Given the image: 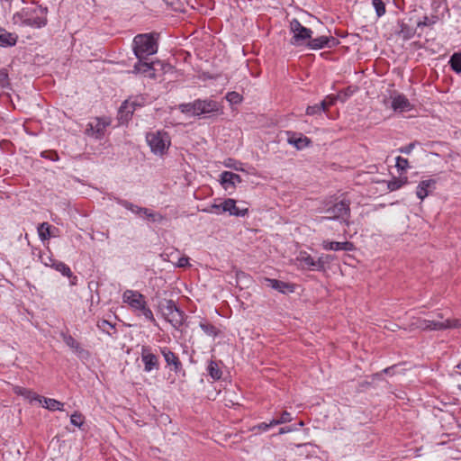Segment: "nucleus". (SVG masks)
I'll return each instance as SVG.
<instances>
[{
    "label": "nucleus",
    "instance_id": "1",
    "mask_svg": "<svg viewBox=\"0 0 461 461\" xmlns=\"http://www.w3.org/2000/svg\"><path fill=\"white\" fill-rule=\"evenodd\" d=\"M178 110L189 117H205L208 114L222 113V105L211 98H199L193 102L178 104Z\"/></svg>",
    "mask_w": 461,
    "mask_h": 461
},
{
    "label": "nucleus",
    "instance_id": "2",
    "mask_svg": "<svg viewBox=\"0 0 461 461\" xmlns=\"http://www.w3.org/2000/svg\"><path fill=\"white\" fill-rule=\"evenodd\" d=\"M47 7L41 5L26 7L15 13L13 21L15 24L40 29L47 24Z\"/></svg>",
    "mask_w": 461,
    "mask_h": 461
},
{
    "label": "nucleus",
    "instance_id": "3",
    "mask_svg": "<svg viewBox=\"0 0 461 461\" xmlns=\"http://www.w3.org/2000/svg\"><path fill=\"white\" fill-rule=\"evenodd\" d=\"M122 300L131 306L137 316H143L147 321L157 324L152 311L147 305L144 295L140 292L126 290L122 294Z\"/></svg>",
    "mask_w": 461,
    "mask_h": 461
},
{
    "label": "nucleus",
    "instance_id": "4",
    "mask_svg": "<svg viewBox=\"0 0 461 461\" xmlns=\"http://www.w3.org/2000/svg\"><path fill=\"white\" fill-rule=\"evenodd\" d=\"M159 310L166 319L176 330H180L186 318L185 313L179 309L173 300L164 299L159 303Z\"/></svg>",
    "mask_w": 461,
    "mask_h": 461
},
{
    "label": "nucleus",
    "instance_id": "5",
    "mask_svg": "<svg viewBox=\"0 0 461 461\" xmlns=\"http://www.w3.org/2000/svg\"><path fill=\"white\" fill-rule=\"evenodd\" d=\"M326 216L321 217V220H333L349 224L350 218V201L343 199L334 203H328L324 209Z\"/></svg>",
    "mask_w": 461,
    "mask_h": 461
},
{
    "label": "nucleus",
    "instance_id": "6",
    "mask_svg": "<svg viewBox=\"0 0 461 461\" xmlns=\"http://www.w3.org/2000/svg\"><path fill=\"white\" fill-rule=\"evenodd\" d=\"M158 46L150 34H138L133 39V51L138 59H144L157 52Z\"/></svg>",
    "mask_w": 461,
    "mask_h": 461
},
{
    "label": "nucleus",
    "instance_id": "7",
    "mask_svg": "<svg viewBox=\"0 0 461 461\" xmlns=\"http://www.w3.org/2000/svg\"><path fill=\"white\" fill-rule=\"evenodd\" d=\"M114 200L119 205L124 207L126 210L131 212L133 214L139 216L140 218L147 220L148 221L160 223L165 220V216L160 212H154L147 207L139 206L129 202L128 200L121 199L118 197L114 198Z\"/></svg>",
    "mask_w": 461,
    "mask_h": 461
},
{
    "label": "nucleus",
    "instance_id": "8",
    "mask_svg": "<svg viewBox=\"0 0 461 461\" xmlns=\"http://www.w3.org/2000/svg\"><path fill=\"white\" fill-rule=\"evenodd\" d=\"M146 140L150 150L159 156L164 155L171 144L169 134L164 131L148 132L146 134Z\"/></svg>",
    "mask_w": 461,
    "mask_h": 461
},
{
    "label": "nucleus",
    "instance_id": "9",
    "mask_svg": "<svg viewBox=\"0 0 461 461\" xmlns=\"http://www.w3.org/2000/svg\"><path fill=\"white\" fill-rule=\"evenodd\" d=\"M290 31L293 33L291 44L294 46L307 45L312 36V31L304 27L297 19L290 22Z\"/></svg>",
    "mask_w": 461,
    "mask_h": 461
},
{
    "label": "nucleus",
    "instance_id": "10",
    "mask_svg": "<svg viewBox=\"0 0 461 461\" xmlns=\"http://www.w3.org/2000/svg\"><path fill=\"white\" fill-rule=\"evenodd\" d=\"M19 393L32 400L39 401L44 408L50 411H62L64 404L55 399L40 396L26 389H23V391L21 390Z\"/></svg>",
    "mask_w": 461,
    "mask_h": 461
},
{
    "label": "nucleus",
    "instance_id": "11",
    "mask_svg": "<svg viewBox=\"0 0 461 461\" xmlns=\"http://www.w3.org/2000/svg\"><path fill=\"white\" fill-rule=\"evenodd\" d=\"M141 361L144 364V371L147 373L159 369L158 356L151 353L150 348L147 346H143L141 348Z\"/></svg>",
    "mask_w": 461,
    "mask_h": 461
},
{
    "label": "nucleus",
    "instance_id": "12",
    "mask_svg": "<svg viewBox=\"0 0 461 461\" xmlns=\"http://www.w3.org/2000/svg\"><path fill=\"white\" fill-rule=\"evenodd\" d=\"M339 44V41L332 36H320L314 39H310L307 42V47L311 50H321L323 48H331Z\"/></svg>",
    "mask_w": 461,
    "mask_h": 461
},
{
    "label": "nucleus",
    "instance_id": "13",
    "mask_svg": "<svg viewBox=\"0 0 461 461\" xmlns=\"http://www.w3.org/2000/svg\"><path fill=\"white\" fill-rule=\"evenodd\" d=\"M109 125V122L102 118H95L87 125V134L101 139L104 135L105 128Z\"/></svg>",
    "mask_w": 461,
    "mask_h": 461
},
{
    "label": "nucleus",
    "instance_id": "14",
    "mask_svg": "<svg viewBox=\"0 0 461 461\" xmlns=\"http://www.w3.org/2000/svg\"><path fill=\"white\" fill-rule=\"evenodd\" d=\"M160 353L163 356L165 362L175 373H180L183 370V365L179 357L171 351L168 348H160Z\"/></svg>",
    "mask_w": 461,
    "mask_h": 461
},
{
    "label": "nucleus",
    "instance_id": "15",
    "mask_svg": "<svg viewBox=\"0 0 461 461\" xmlns=\"http://www.w3.org/2000/svg\"><path fill=\"white\" fill-rule=\"evenodd\" d=\"M286 135L287 142L298 150H302L312 144L311 139L303 136L302 133L288 131H286Z\"/></svg>",
    "mask_w": 461,
    "mask_h": 461
},
{
    "label": "nucleus",
    "instance_id": "16",
    "mask_svg": "<svg viewBox=\"0 0 461 461\" xmlns=\"http://www.w3.org/2000/svg\"><path fill=\"white\" fill-rule=\"evenodd\" d=\"M222 212H229L230 215L244 217L248 214V208H240L236 205V201L231 198L224 200L222 203Z\"/></svg>",
    "mask_w": 461,
    "mask_h": 461
},
{
    "label": "nucleus",
    "instance_id": "17",
    "mask_svg": "<svg viewBox=\"0 0 461 461\" xmlns=\"http://www.w3.org/2000/svg\"><path fill=\"white\" fill-rule=\"evenodd\" d=\"M436 184L437 181L431 178L420 181L416 189L417 197L420 200H424L436 189Z\"/></svg>",
    "mask_w": 461,
    "mask_h": 461
},
{
    "label": "nucleus",
    "instance_id": "18",
    "mask_svg": "<svg viewBox=\"0 0 461 461\" xmlns=\"http://www.w3.org/2000/svg\"><path fill=\"white\" fill-rule=\"evenodd\" d=\"M266 285L282 293H293L294 291V286L292 284L285 283L280 280L273 279V278H266L265 279Z\"/></svg>",
    "mask_w": 461,
    "mask_h": 461
},
{
    "label": "nucleus",
    "instance_id": "19",
    "mask_svg": "<svg viewBox=\"0 0 461 461\" xmlns=\"http://www.w3.org/2000/svg\"><path fill=\"white\" fill-rule=\"evenodd\" d=\"M392 108L395 112H407L411 111L412 109V104L410 103V101L406 98L403 95H397L394 96L392 100Z\"/></svg>",
    "mask_w": 461,
    "mask_h": 461
},
{
    "label": "nucleus",
    "instance_id": "20",
    "mask_svg": "<svg viewBox=\"0 0 461 461\" xmlns=\"http://www.w3.org/2000/svg\"><path fill=\"white\" fill-rule=\"evenodd\" d=\"M221 184L225 189L234 187L236 184L241 183L242 179L240 175L230 171H223L220 176Z\"/></svg>",
    "mask_w": 461,
    "mask_h": 461
},
{
    "label": "nucleus",
    "instance_id": "21",
    "mask_svg": "<svg viewBox=\"0 0 461 461\" xmlns=\"http://www.w3.org/2000/svg\"><path fill=\"white\" fill-rule=\"evenodd\" d=\"M295 261L302 269L314 270L315 259L306 251H300Z\"/></svg>",
    "mask_w": 461,
    "mask_h": 461
},
{
    "label": "nucleus",
    "instance_id": "22",
    "mask_svg": "<svg viewBox=\"0 0 461 461\" xmlns=\"http://www.w3.org/2000/svg\"><path fill=\"white\" fill-rule=\"evenodd\" d=\"M61 337L65 344L69 347L75 353H77L79 357L88 356V352L85 350L79 344L77 340H76L71 335L62 333Z\"/></svg>",
    "mask_w": 461,
    "mask_h": 461
},
{
    "label": "nucleus",
    "instance_id": "23",
    "mask_svg": "<svg viewBox=\"0 0 461 461\" xmlns=\"http://www.w3.org/2000/svg\"><path fill=\"white\" fill-rule=\"evenodd\" d=\"M419 328L423 330H443L447 329V324L446 321L421 320L420 321Z\"/></svg>",
    "mask_w": 461,
    "mask_h": 461
},
{
    "label": "nucleus",
    "instance_id": "24",
    "mask_svg": "<svg viewBox=\"0 0 461 461\" xmlns=\"http://www.w3.org/2000/svg\"><path fill=\"white\" fill-rule=\"evenodd\" d=\"M353 248V244L348 241L345 242H338V241H324L323 242V249L326 250H345L349 251Z\"/></svg>",
    "mask_w": 461,
    "mask_h": 461
},
{
    "label": "nucleus",
    "instance_id": "25",
    "mask_svg": "<svg viewBox=\"0 0 461 461\" xmlns=\"http://www.w3.org/2000/svg\"><path fill=\"white\" fill-rule=\"evenodd\" d=\"M398 27L397 34L404 41L411 39L416 34V29L402 21L398 22Z\"/></svg>",
    "mask_w": 461,
    "mask_h": 461
},
{
    "label": "nucleus",
    "instance_id": "26",
    "mask_svg": "<svg viewBox=\"0 0 461 461\" xmlns=\"http://www.w3.org/2000/svg\"><path fill=\"white\" fill-rule=\"evenodd\" d=\"M17 35L14 33L8 32L5 29L0 28V46H14L17 42Z\"/></svg>",
    "mask_w": 461,
    "mask_h": 461
},
{
    "label": "nucleus",
    "instance_id": "27",
    "mask_svg": "<svg viewBox=\"0 0 461 461\" xmlns=\"http://www.w3.org/2000/svg\"><path fill=\"white\" fill-rule=\"evenodd\" d=\"M136 105L135 102L124 101L119 109L121 119L127 121L134 113Z\"/></svg>",
    "mask_w": 461,
    "mask_h": 461
},
{
    "label": "nucleus",
    "instance_id": "28",
    "mask_svg": "<svg viewBox=\"0 0 461 461\" xmlns=\"http://www.w3.org/2000/svg\"><path fill=\"white\" fill-rule=\"evenodd\" d=\"M37 230L41 241L48 240L51 237L56 236L55 233L51 230V225H50L48 222H42L39 224Z\"/></svg>",
    "mask_w": 461,
    "mask_h": 461
},
{
    "label": "nucleus",
    "instance_id": "29",
    "mask_svg": "<svg viewBox=\"0 0 461 461\" xmlns=\"http://www.w3.org/2000/svg\"><path fill=\"white\" fill-rule=\"evenodd\" d=\"M327 109H328V103L326 100H322L320 104L309 105L306 108V114L310 115V116L321 114V112H325Z\"/></svg>",
    "mask_w": 461,
    "mask_h": 461
},
{
    "label": "nucleus",
    "instance_id": "30",
    "mask_svg": "<svg viewBox=\"0 0 461 461\" xmlns=\"http://www.w3.org/2000/svg\"><path fill=\"white\" fill-rule=\"evenodd\" d=\"M199 327L203 330V331L212 338L217 337L220 334V330L218 328H216L212 323L206 322V321H201L199 323Z\"/></svg>",
    "mask_w": 461,
    "mask_h": 461
},
{
    "label": "nucleus",
    "instance_id": "31",
    "mask_svg": "<svg viewBox=\"0 0 461 461\" xmlns=\"http://www.w3.org/2000/svg\"><path fill=\"white\" fill-rule=\"evenodd\" d=\"M408 183V177L402 176V177H394L391 181L387 183V188L393 192L400 189L403 185H405Z\"/></svg>",
    "mask_w": 461,
    "mask_h": 461
},
{
    "label": "nucleus",
    "instance_id": "32",
    "mask_svg": "<svg viewBox=\"0 0 461 461\" xmlns=\"http://www.w3.org/2000/svg\"><path fill=\"white\" fill-rule=\"evenodd\" d=\"M207 373L213 380H219L221 377L222 372L221 371L218 364L211 360L207 366Z\"/></svg>",
    "mask_w": 461,
    "mask_h": 461
},
{
    "label": "nucleus",
    "instance_id": "33",
    "mask_svg": "<svg viewBox=\"0 0 461 461\" xmlns=\"http://www.w3.org/2000/svg\"><path fill=\"white\" fill-rule=\"evenodd\" d=\"M51 267L60 272L64 276L71 277L73 275L70 267L61 261H53Z\"/></svg>",
    "mask_w": 461,
    "mask_h": 461
},
{
    "label": "nucleus",
    "instance_id": "34",
    "mask_svg": "<svg viewBox=\"0 0 461 461\" xmlns=\"http://www.w3.org/2000/svg\"><path fill=\"white\" fill-rule=\"evenodd\" d=\"M449 64L455 72L461 73V53H454L450 57Z\"/></svg>",
    "mask_w": 461,
    "mask_h": 461
},
{
    "label": "nucleus",
    "instance_id": "35",
    "mask_svg": "<svg viewBox=\"0 0 461 461\" xmlns=\"http://www.w3.org/2000/svg\"><path fill=\"white\" fill-rule=\"evenodd\" d=\"M151 69L152 65L150 63L142 61V59H139V61L133 67V71L136 73H147Z\"/></svg>",
    "mask_w": 461,
    "mask_h": 461
},
{
    "label": "nucleus",
    "instance_id": "36",
    "mask_svg": "<svg viewBox=\"0 0 461 461\" xmlns=\"http://www.w3.org/2000/svg\"><path fill=\"white\" fill-rule=\"evenodd\" d=\"M97 327L99 330H101L103 332L111 335L112 330H115V326L106 320H101L97 321Z\"/></svg>",
    "mask_w": 461,
    "mask_h": 461
},
{
    "label": "nucleus",
    "instance_id": "37",
    "mask_svg": "<svg viewBox=\"0 0 461 461\" xmlns=\"http://www.w3.org/2000/svg\"><path fill=\"white\" fill-rule=\"evenodd\" d=\"M226 100L231 104H238L242 102V96L237 92H229L225 96Z\"/></svg>",
    "mask_w": 461,
    "mask_h": 461
},
{
    "label": "nucleus",
    "instance_id": "38",
    "mask_svg": "<svg viewBox=\"0 0 461 461\" xmlns=\"http://www.w3.org/2000/svg\"><path fill=\"white\" fill-rule=\"evenodd\" d=\"M372 4L378 17H381L385 14V5L382 0H372Z\"/></svg>",
    "mask_w": 461,
    "mask_h": 461
},
{
    "label": "nucleus",
    "instance_id": "39",
    "mask_svg": "<svg viewBox=\"0 0 461 461\" xmlns=\"http://www.w3.org/2000/svg\"><path fill=\"white\" fill-rule=\"evenodd\" d=\"M330 262V256L325 255L320 257L318 259L315 260L314 265V270H323L325 268V266Z\"/></svg>",
    "mask_w": 461,
    "mask_h": 461
},
{
    "label": "nucleus",
    "instance_id": "40",
    "mask_svg": "<svg viewBox=\"0 0 461 461\" xmlns=\"http://www.w3.org/2000/svg\"><path fill=\"white\" fill-rule=\"evenodd\" d=\"M395 167H397L398 171H406L409 168V161L407 158L398 156L396 158Z\"/></svg>",
    "mask_w": 461,
    "mask_h": 461
},
{
    "label": "nucleus",
    "instance_id": "41",
    "mask_svg": "<svg viewBox=\"0 0 461 461\" xmlns=\"http://www.w3.org/2000/svg\"><path fill=\"white\" fill-rule=\"evenodd\" d=\"M437 21H438L437 16H432L431 18H429L428 16H424L422 18V20H420L417 23V27L420 28L423 26H431V25L435 24L437 23Z\"/></svg>",
    "mask_w": 461,
    "mask_h": 461
},
{
    "label": "nucleus",
    "instance_id": "42",
    "mask_svg": "<svg viewBox=\"0 0 461 461\" xmlns=\"http://www.w3.org/2000/svg\"><path fill=\"white\" fill-rule=\"evenodd\" d=\"M70 422L76 427L81 428L84 423V417L79 412H75L70 416Z\"/></svg>",
    "mask_w": 461,
    "mask_h": 461
},
{
    "label": "nucleus",
    "instance_id": "43",
    "mask_svg": "<svg viewBox=\"0 0 461 461\" xmlns=\"http://www.w3.org/2000/svg\"><path fill=\"white\" fill-rule=\"evenodd\" d=\"M0 86L3 88L9 86V77L6 68L0 69Z\"/></svg>",
    "mask_w": 461,
    "mask_h": 461
},
{
    "label": "nucleus",
    "instance_id": "44",
    "mask_svg": "<svg viewBox=\"0 0 461 461\" xmlns=\"http://www.w3.org/2000/svg\"><path fill=\"white\" fill-rule=\"evenodd\" d=\"M291 420H292L291 413H289L287 411H284L281 414L280 419H273V423L275 424V426H276L279 424L289 422Z\"/></svg>",
    "mask_w": 461,
    "mask_h": 461
},
{
    "label": "nucleus",
    "instance_id": "45",
    "mask_svg": "<svg viewBox=\"0 0 461 461\" xmlns=\"http://www.w3.org/2000/svg\"><path fill=\"white\" fill-rule=\"evenodd\" d=\"M41 156L44 158L50 159L51 161L59 160V155L56 151L53 150H45L41 153Z\"/></svg>",
    "mask_w": 461,
    "mask_h": 461
},
{
    "label": "nucleus",
    "instance_id": "46",
    "mask_svg": "<svg viewBox=\"0 0 461 461\" xmlns=\"http://www.w3.org/2000/svg\"><path fill=\"white\" fill-rule=\"evenodd\" d=\"M203 212H210V213H212V212H215V213L223 212H222V203H220V204L213 203V204L210 205L209 207H207L205 209H203Z\"/></svg>",
    "mask_w": 461,
    "mask_h": 461
},
{
    "label": "nucleus",
    "instance_id": "47",
    "mask_svg": "<svg viewBox=\"0 0 461 461\" xmlns=\"http://www.w3.org/2000/svg\"><path fill=\"white\" fill-rule=\"evenodd\" d=\"M275 424L273 423V420H270V422H261L255 426L253 429H258L260 431H267L270 428L274 427Z\"/></svg>",
    "mask_w": 461,
    "mask_h": 461
},
{
    "label": "nucleus",
    "instance_id": "48",
    "mask_svg": "<svg viewBox=\"0 0 461 461\" xmlns=\"http://www.w3.org/2000/svg\"><path fill=\"white\" fill-rule=\"evenodd\" d=\"M417 143H418L417 141L411 142L406 146L401 147L399 149V151L401 153L409 155V154H411V152L412 151V149H414V147L416 146Z\"/></svg>",
    "mask_w": 461,
    "mask_h": 461
},
{
    "label": "nucleus",
    "instance_id": "49",
    "mask_svg": "<svg viewBox=\"0 0 461 461\" xmlns=\"http://www.w3.org/2000/svg\"><path fill=\"white\" fill-rule=\"evenodd\" d=\"M225 165H226V167L233 168V169H235L237 171H243V169L240 167L241 163L238 162V161H235L233 159L230 158Z\"/></svg>",
    "mask_w": 461,
    "mask_h": 461
},
{
    "label": "nucleus",
    "instance_id": "50",
    "mask_svg": "<svg viewBox=\"0 0 461 461\" xmlns=\"http://www.w3.org/2000/svg\"><path fill=\"white\" fill-rule=\"evenodd\" d=\"M446 323L447 324V329L450 328H459L461 327V320L454 319V320H446Z\"/></svg>",
    "mask_w": 461,
    "mask_h": 461
},
{
    "label": "nucleus",
    "instance_id": "51",
    "mask_svg": "<svg viewBox=\"0 0 461 461\" xmlns=\"http://www.w3.org/2000/svg\"><path fill=\"white\" fill-rule=\"evenodd\" d=\"M40 258H41V261L45 265V266H48V267H51V264L53 263V261H56L55 259H53L49 255H41L40 256Z\"/></svg>",
    "mask_w": 461,
    "mask_h": 461
},
{
    "label": "nucleus",
    "instance_id": "52",
    "mask_svg": "<svg viewBox=\"0 0 461 461\" xmlns=\"http://www.w3.org/2000/svg\"><path fill=\"white\" fill-rule=\"evenodd\" d=\"M176 266L178 267H184L189 266V258L187 257H182L178 259Z\"/></svg>",
    "mask_w": 461,
    "mask_h": 461
},
{
    "label": "nucleus",
    "instance_id": "53",
    "mask_svg": "<svg viewBox=\"0 0 461 461\" xmlns=\"http://www.w3.org/2000/svg\"><path fill=\"white\" fill-rule=\"evenodd\" d=\"M324 100H326V101H327V103H328V107H329V106H331V105H333V104H335L336 97H335V96H330V95H329V96H327Z\"/></svg>",
    "mask_w": 461,
    "mask_h": 461
},
{
    "label": "nucleus",
    "instance_id": "54",
    "mask_svg": "<svg viewBox=\"0 0 461 461\" xmlns=\"http://www.w3.org/2000/svg\"><path fill=\"white\" fill-rule=\"evenodd\" d=\"M288 431H290V429H287L285 428H281L280 430H279V433L280 434H284V433L288 432Z\"/></svg>",
    "mask_w": 461,
    "mask_h": 461
},
{
    "label": "nucleus",
    "instance_id": "55",
    "mask_svg": "<svg viewBox=\"0 0 461 461\" xmlns=\"http://www.w3.org/2000/svg\"><path fill=\"white\" fill-rule=\"evenodd\" d=\"M456 367L457 369L461 370V362H460V363H458V364L456 365Z\"/></svg>",
    "mask_w": 461,
    "mask_h": 461
},
{
    "label": "nucleus",
    "instance_id": "56",
    "mask_svg": "<svg viewBox=\"0 0 461 461\" xmlns=\"http://www.w3.org/2000/svg\"><path fill=\"white\" fill-rule=\"evenodd\" d=\"M389 371V368H385L384 372L387 373Z\"/></svg>",
    "mask_w": 461,
    "mask_h": 461
},
{
    "label": "nucleus",
    "instance_id": "57",
    "mask_svg": "<svg viewBox=\"0 0 461 461\" xmlns=\"http://www.w3.org/2000/svg\"><path fill=\"white\" fill-rule=\"evenodd\" d=\"M166 3H169V0H164Z\"/></svg>",
    "mask_w": 461,
    "mask_h": 461
}]
</instances>
